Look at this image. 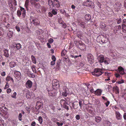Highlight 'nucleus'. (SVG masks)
Returning a JSON list of instances; mask_svg holds the SVG:
<instances>
[{"instance_id": "nucleus-64", "label": "nucleus", "mask_w": 126, "mask_h": 126, "mask_svg": "<svg viewBox=\"0 0 126 126\" xmlns=\"http://www.w3.org/2000/svg\"><path fill=\"white\" fill-rule=\"evenodd\" d=\"M79 104L80 108H81L82 107V101H79Z\"/></svg>"}, {"instance_id": "nucleus-24", "label": "nucleus", "mask_w": 126, "mask_h": 126, "mask_svg": "<svg viewBox=\"0 0 126 126\" xmlns=\"http://www.w3.org/2000/svg\"><path fill=\"white\" fill-rule=\"evenodd\" d=\"M4 52V55L6 57H8L9 56L8 50L7 49H5L3 50Z\"/></svg>"}, {"instance_id": "nucleus-13", "label": "nucleus", "mask_w": 126, "mask_h": 126, "mask_svg": "<svg viewBox=\"0 0 126 126\" xmlns=\"http://www.w3.org/2000/svg\"><path fill=\"white\" fill-rule=\"evenodd\" d=\"M12 47L15 50H19L21 47V45L20 43L15 44L12 46Z\"/></svg>"}, {"instance_id": "nucleus-37", "label": "nucleus", "mask_w": 126, "mask_h": 126, "mask_svg": "<svg viewBox=\"0 0 126 126\" xmlns=\"http://www.w3.org/2000/svg\"><path fill=\"white\" fill-rule=\"evenodd\" d=\"M42 116L44 119H45L46 120H47L48 119L46 115V114L45 113L42 112Z\"/></svg>"}, {"instance_id": "nucleus-12", "label": "nucleus", "mask_w": 126, "mask_h": 126, "mask_svg": "<svg viewBox=\"0 0 126 126\" xmlns=\"http://www.w3.org/2000/svg\"><path fill=\"white\" fill-rule=\"evenodd\" d=\"M62 95L64 97H66L69 93L68 89L66 87H64L63 88Z\"/></svg>"}, {"instance_id": "nucleus-58", "label": "nucleus", "mask_w": 126, "mask_h": 126, "mask_svg": "<svg viewBox=\"0 0 126 126\" xmlns=\"http://www.w3.org/2000/svg\"><path fill=\"white\" fill-rule=\"evenodd\" d=\"M36 125V123L35 121H33L31 123V125L32 126H35Z\"/></svg>"}, {"instance_id": "nucleus-42", "label": "nucleus", "mask_w": 126, "mask_h": 126, "mask_svg": "<svg viewBox=\"0 0 126 126\" xmlns=\"http://www.w3.org/2000/svg\"><path fill=\"white\" fill-rule=\"evenodd\" d=\"M4 122L1 118H0V126H4Z\"/></svg>"}, {"instance_id": "nucleus-38", "label": "nucleus", "mask_w": 126, "mask_h": 126, "mask_svg": "<svg viewBox=\"0 0 126 126\" xmlns=\"http://www.w3.org/2000/svg\"><path fill=\"white\" fill-rule=\"evenodd\" d=\"M47 11V10L44 6H42L41 7V12L42 13L45 12Z\"/></svg>"}, {"instance_id": "nucleus-52", "label": "nucleus", "mask_w": 126, "mask_h": 126, "mask_svg": "<svg viewBox=\"0 0 126 126\" xmlns=\"http://www.w3.org/2000/svg\"><path fill=\"white\" fill-rule=\"evenodd\" d=\"M54 41L53 39L52 38H50L48 40V42L50 43H52Z\"/></svg>"}, {"instance_id": "nucleus-6", "label": "nucleus", "mask_w": 126, "mask_h": 126, "mask_svg": "<svg viewBox=\"0 0 126 126\" xmlns=\"http://www.w3.org/2000/svg\"><path fill=\"white\" fill-rule=\"evenodd\" d=\"M30 20L31 23L33 24L34 26H37L39 25L40 22L39 20L35 17L31 16Z\"/></svg>"}, {"instance_id": "nucleus-29", "label": "nucleus", "mask_w": 126, "mask_h": 126, "mask_svg": "<svg viewBox=\"0 0 126 126\" xmlns=\"http://www.w3.org/2000/svg\"><path fill=\"white\" fill-rule=\"evenodd\" d=\"M90 2L89 1L87 0L85 2H84L83 4L84 5L86 6H91V5L90 4Z\"/></svg>"}, {"instance_id": "nucleus-11", "label": "nucleus", "mask_w": 126, "mask_h": 126, "mask_svg": "<svg viewBox=\"0 0 126 126\" xmlns=\"http://www.w3.org/2000/svg\"><path fill=\"white\" fill-rule=\"evenodd\" d=\"M14 73L15 76L17 80H19L21 79V74L19 71L16 70H14Z\"/></svg>"}, {"instance_id": "nucleus-5", "label": "nucleus", "mask_w": 126, "mask_h": 126, "mask_svg": "<svg viewBox=\"0 0 126 126\" xmlns=\"http://www.w3.org/2000/svg\"><path fill=\"white\" fill-rule=\"evenodd\" d=\"M98 61L100 63L104 62L105 64H109L108 61L105 58V56L103 55H101L98 56Z\"/></svg>"}, {"instance_id": "nucleus-62", "label": "nucleus", "mask_w": 126, "mask_h": 126, "mask_svg": "<svg viewBox=\"0 0 126 126\" xmlns=\"http://www.w3.org/2000/svg\"><path fill=\"white\" fill-rule=\"evenodd\" d=\"M62 27L64 29L66 28L67 27V25H66V24H65V23L63 24L62 25Z\"/></svg>"}, {"instance_id": "nucleus-26", "label": "nucleus", "mask_w": 126, "mask_h": 126, "mask_svg": "<svg viewBox=\"0 0 126 126\" xmlns=\"http://www.w3.org/2000/svg\"><path fill=\"white\" fill-rule=\"evenodd\" d=\"M104 126H110V123L108 121L105 120L104 122Z\"/></svg>"}, {"instance_id": "nucleus-54", "label": "nucleus", "mask_w": 126, "mask_h": 126, "mask_svg": "<svg viewBox=\"0 0 126 126\" xmlns=\"http://www.w3.org/2000/svg\"><path fill=\"white\" fill-rule=\"evenodd\" d=\"M90 92L92 93H93L94 92V89L93 87H90Z\"/></svg>"}, {"instance_id": "nucleus-1", "label": "nucleus", "mask_w": 126, "mask_h": 126, "mask_svg": "<svg viewBox=\"0 0 126 126\" xmlns=\"http://www.w3.org/2000/svg\"><path fill=\"white\" fill-rule=\"evenodd\" d=\"M48 3L49 6L50 8L52 7L55 8H58L60 6L59 1L58 0L53 1L52 0H48Z\"/></svg>"}, {"instance_id": "nucleus-16", "label": "nucleus", "mask_w": 126, "mask_h": 126, "mask_svg": "<svg viewBox=\"0 0 126 126\" xmlns=\"http://www.w3.org/2000/svg\"><path fill=\"white\" fill-rule=\"evenodd\" d=\"M12 1V0H9L8 5L10 7V9L11 10H12L15 8L14 6H13Z\"/></svg>"}, {"instance_id": "nucleus-34", "label": "nucleus", "mask_w": 126, "mask_h": 126, "mask_svg": "<svg viewBox=\"0 0 126 126\" xmlns=\"http://www.w3.org/2000/svg\"><path fill=\"white\" fill-rule=\"evenodd\" d=\"M29 0H26L25 1L24 6L27 9L28 8V7L29 6Z\"/></svg>"}, {"instance_id": "nucleus-47", "label": "nucleus", "mask_w": 126, "mask_h": 126, "mask_svg": "<svg viewBox=\"0 0 126 126\" xmlns=\"http://www.w3.org/2000/svg\"><path fill=\"white\" fill-rule=\"evenodd\" d=\"M15 28L16 29L18 32H19L20 31L19 27L18 25H17L15 27Z\"/></svg>"}, {"instance_id": "nucleus-28", "label": "nucleus", "mask_w": 126, "mask_h": 126, "mask_svg": "<svg viewBox=\"0 0 126 126\" xmlns=\"http://www.w3.org/2000/svg\"><path fill=\"white\" fill-rule=\"evenodd\" d=\"M6 80L8 82L9 81H12L13 83H14V81L13 79L10 76H8L6 78Z\"/></svg>"}, {"instance_id": "nucleus-63", "label": "nucleus", "mask_w": 126, "mask_h": 126, "mask_svg": "<svg viewBox=\"0 0 126 126\" xmlns=\"http://www.w3.org/2000/svg\"><path fill=\"white\" fill-rule=\"evenodd\" d=\"M5 72L4 71L2 72L1 73V75L2 76H5Z\"/></svg>"}, {"instance_id": "nucleus-30", "label": "nucleus", "mask_w": 126, "mask_h": 126, "mask_svg": "<svg viewBox=\"0 0 126 126\" xmlns=\"http://www.w3.org/2000/svg\"><path fill=\"white\" fill-rule=\"evenodd\" d=\"M26 96L28 98H30L32 96V92H28L26 93Z\"/></svg>"}, {"instance_id": "nucleus-39", "label": "nucleus", "mask_w": 126, "mask_h": 126, "mask_svg": "<svg viewBox=\"0 0 126 126\" xmlns=\"http://www.w3.org/2000/svg\"><path fill=\"white\" fill-rule=\"evenodd\" d=\"M43 107V104H41L39 106H38L36 107L35 109L37 111L39 110L40 109L42 108Z\"/></svg>"}, {"instance_id": "nucleus-55", "label": "nucleus", "mask_w": 126, "mask_h": 126, "mask_svg": "<svg viewBox=\"0 0 126 126\" xmlns=\"http://www.w3.org/2000/svg\"><path fill=\"white\" fill-rule=\"evenodd\" d=\"M56 124L58 125L57 126H62L63 125V123H60L59 122H57L56 123Z\"/></svg>"}, {"instance_id": "nucleus-23", "label": "nucleus", "mask_w": 126, "mask_h": 126, "mask_svg": "<svg viewBox=\"0 0 126 126\" xmlns=\"http://www.w3.org/2000/svg\"><path fill=\"white\" fill-rule=\"evenodd\" d=\"M9 65L10 67L13 68L16 66V64L15 62L12 61L9 63Z\"/></svg>"}, {"instance_id": "nucleus-14", "label": "nucleus", "mask_w": 126, "mask_h": 126, "mask_svg": "<svg viewBox=\"0 0 126 126\" xmlns=\"http://www.w3.org/2000/svg\"><path fill=\"white\" fill-rule=\"evenodd\" d=\"M32 82L31 80H29L25 83V86L28 89L31 88L32 86Z\"/></svg>"}, {"instance_id": "nucleus-36", "label": "nucleus", "mask_w": 126, "mask_h": 126, "mask_svg": "<svg viewBox=\"0 0 126 126\" xmlns=\"http://www.w3.org/2000/svg\"><path fill=\"white\" fill-rule=\"evenodd\" d=\"M100 27L103 29L106 27V25L104 23H100Z\"/></svg>"}, {"instance_id": "nucleus-15", "label": "nucleus", "mask_w": 126, "mask_h": 126, "mask_svg": "<svg viewBox=\"0 0 126 126\" xmlns=\"http://www.w3.org/2000/svg\"><path fill=\"white\" fill-rule=\"evenodd\" d=\"M34 6L36 8V10L39 13H41V11H40V4L38 3H34Z\"/></svg>"}, {"instance_id": "nucleus-10", "label": "nucleus", "mask_w": 126, "mask_h": 126, "mask_svg": "<svg viewBox=\"0 0 126 126\" xmlns=\"http://www.w3.org/2000/svg\"><path fill=\"white\" fill-rule=\"evenodd\" d=\"M48 91V95L50 97L55 96L56 94V92L55 90H51L49 89V88H47Z\"/></svg>"}, {"instance_id": "nucleus-51", "label": "nucleus", "mask_w": 126, "mask_h": 126, "mask_svg": "<svg viewBox=\"0 0 126 126\" xmlns=\"http://www.w3.org/2000/svg\"><path fill=\"white\" fill-rule=\"evenodd\" d=\"M124 82V80L123 79H120L119 80V84L123 83Z\"/></svg>"}, {"instance_id": "nucleus-57", "label": "nucleus", "mask_w": 126, "mask_h": 126, "mask_svg": "<svg viewBox=\"0 0 126 126\" xmlns=\"http://www.w3.org/2000/svg\"><path fill=\"white\" fill-rule=\"evenodd\" d=\"M51 59L53 60V61H55L56 60V58L54 55H53L52 56Z\"/></svg>"}, {"instance_id": "nucleus-18", "label": "nucleus", "mask_w": 126, "mask_h": 126, "mask_svg": "<svg viewBox=\"0 0 126 126\" xmlns=\"http://www.w3.org/2000/svg\"><path fill=\"white\" fill-rule=\"evenodd\" d=\"M119 73L122 75L125 74L124 72V69L121 66H119Z\"/></svg>"}, {"instance_id": "nucleus-32", "label": "nucleus", "mask_w": 126, "mask_h": 126, "mask_svg": "<svg viewBox=\"0 0 126 126\" xmlns=\"http://www.w3.org/2000/svg\"><path fill=\"white\" fill-rule=\"evenodd\" d=\"M31 58L33 63L34 64H36V62L35 57L33 55H32L31 56Z\"/></svg>"}, {"instance_id": "nucleus-49", "label": "nucleus", "mask_w": 126, "mask_h": 126, "mask_svg": "<svg viewBox=\"0 0 126 126\" xmlns=\"http://www.w3.org/2000/svg\"><path fill=\"white\" fill-rule=\"evenodd\" d=\"M96 3L97 5H98L99 8H101V4L98 1H97L96 2Z\"/></svg>"}, {"instance_id": "nucleus-2", "label": "nucleus", "mask_w": 126, "mask_h": 126, "mask_svg": "<svg viewBox=\"0 0 126 126\" xmlns=\"http://www.w3.org/2000/svg\"><path fill=\"white\" fill-rule=\"evenodd\" d=\"M103 72V70L101 68H96L94 69V72L92 73L93 75L96 77H99L101 75Z\"/></svg>"}, {"instance_id": "nucleus-25", "label": "nucleus", "mask_w": 126, "mask_h": 126, "mask_svg": "<svg viewBox=\"0 0 126 126\" xmlns=\"http://www.w3.org/2000/svg\"><path fill=\"white\" fill-rule=\"evenodd\" d=\"M101 118L99 116H96L95 118V120L97 123L100 122L101 120Z\"/></svg>"}, {"instance_id": "nucleus-19", "label": "nucleus", "mask_w": 126, "mask_h": 126, "mask_svg": "<svg viewBox=\"0 0 126 126\" xmlns=\"http://www.w3.org/2000/svg\"><path fill=\"white\" fill-rule=\"evenodd\" d=\"M52 86L53 87H56V88H58L59 87V81L55 80L53 82Z\"/></svg>"}, {"instance_id": "nucleus-31", "label": "nucleus", "mask_w": 126, "mask_h": 126, "mask_svg": "<svg viewBox=\"0 0 126 126\" xmlns=\"http://www.w3.org/2000/svg\"><path fill=\"white\" fill-rule=\"evenodd\" d=\"M31 67L32 69V71L35 73H36L37 72L36 70V66L34 65H32Z\"/></svg>"}, {"instance_id": "nucleus-60", "label": "nucleus", "mask_w": 126, "mask_h": 126, "mask_svg": "<svg viewBox=\"0 0 126 126\" xmlns=\"http://www.w3.org/2000/svg\"><path fill=\"white\" fill-rule=\"evenodd\" d=\"M9 86L8 83H7L5 85V87L4 89H6L9 87Z\"/></svg>"}, {"instance_id": "nucleus-3", "label": "nucleus", "mask_w": 126, "mask_h": 126, "mask_svg": "<svg viewBox=\"0 0 126 126\" xmlns=\"http://www.w3.org/2000/svg\"><path fill=\"white\" fill-rule=\"evenodd\" d=\"M20 10H18L17 13L18 16L20 17L22 14V17L24 18L26 15V10L25 9L21 6L20 7Z\"/></svg>"}, {"instance_id": "nucleus-53", "label": "nucleus", "mask_w": 126, "mask_h": 126, "mask_svg": "<svg viewBox=\"0 0 126 126\" xmlns=\"http://www.w3.org/2000/svg\"><path fill=\"white\" fill-rule=\"evenodd\" d=\"M110 102L108 101H106V102H105L104 103V104L106 105V107H107L110 104Z\"/></svg>"}, {"instance_id": "nucleus-56", "label": "nucleus", "mask_w": 126, "mask_h": 126, "mask_svg": "<svg viewBox=\"0 0 126 126\" xmlns=\"http://www.w3.org/2000/svg\"><path fill=\"white\" fill-rule=\"evenodd\" d=\"M11 92V90L10 88H8L6 90V92L8 94L10 93Z\"/></svg>"}, {"instance_id": "nucleus-41", "label": "nucleus", "mask_w": 126, "mask_h": 126, "mask_svg": "<svg viewBox=\"0 0 126 126\" xmlns=\"http://www.w3.org/2000/svg\"><path fill=\"white\" fill-rule=\"evenodd\" d=\"M114 108L116 110H114L115 111H116V117L117 119H118V112L117 111H116V110L118 109V108L116 106H115L114 107Z\"/></svg>"}, {"instance_id": "nucleus-59", "label": "nucleus", "mask_w": 126, "mask_h": 126, "mask_svg": "<svg viewBox=\"0 0 126 126\" xmlns=\"http://www.w3.org/2000/svg\"><path fill=\"white\" fill-rule=\"evenodd\" d=\"M75 118L77 120H79L80 118V116L79 115H76Z\"/></svg>"}, {"instance_id": "nucleus-17", "label": "nucleus", "mask_w": 126, "mask_h": 126, "mask_svg": "<svg viewBox=\"0 0 126 126\" xmlns=\"http://www.w3.org/2000/svg\"><path fill=\"white\" fill-rule=\"evenodd\" d=\"M76 35L80 39H82L83 38L82 33L81 31H79L77 32Z\"/></svg>"}, {"instance_id": "nucleus-61", "label": "nucleus", "mask_w": 126, "mask_h": 126, "mask_svg": "<svg viewBox=\"0 0 126 126\" xmlns=\"http://www.w3.org/2000/svg\"><path fill=\"white\" fill-rule=\"evenodd\" d=\"M48 16L49 17H52L53 16V14L52 13V12H49L48 13Z\"/></svg>"}, {"instance_id": "nucleus-46", "label": "nucleus", "mask_w": 126, "mask_h": 126, "mask_svg": "<svg viewBox=\"0 0 126 126\" xmlns=\"http://www.w3.org/2000/svg\"><path fill=\"white\" fill-rule=\"evenodd\" d=\"M102 98L103 99V102L104 103H105L106 102V101H107L108 100V99L105 97L103 96H102Z\"/></svg>"}, {"instance_id": "nucleus-40", "label": "nucleus", "mask_w": 126, "mask_h": 126, "mask_svg": "<svg viewBox=\"0 0 126 126\" xmlns=\"http://www.w3.org/2000/svg\"><path fill=\"white\" fill-rule=\"evenodd\" d=\"M67 51L65 50H62L61 53V56H64L66 54Z\"/></svg>"}, {"instance_id": "nucleus-9", "label": "nucleus", "mask_w": 126, "mask_h": 126, "mask_svg": "<svg viewBox=\"0 0 126 126\" xmlns=\"http://www.w3.org/2000/svg\"><path fill=\"white\" fill-rule=\"evenodd\" d=\"M60 104L62 106L67 110H69L68 107L67 106L68 105V102H66L63 99H62L60 101Z\"/></svg>"}, {"instance_id": "nucleus-8", "label": "nucleus", "mask_w": 126, "mask_h": 126, "mask_svg": "<svg viewBox=\"0 0 126 126\" xmlns=\"http://www.w3.org/2000/svg\"><path fill=\"white\" fill-rule=\"evenodd\" d=\"M79 44L78 45V48L81 50L85 51L86 50V47L85 44L81 41L78 42Z\"/></svg>"}, {"instance_id": "nucleus-21", "label": "nucleus", "mask_w": 126, "mask_h": 126, "mask_svg": "<svg viewBox=\"0 0 126 126\" xmlns=\"http://www.w3.org/2000/svg\"><path fill=\"white\" fill-rule=\"evenodd\" d=\"M102 91V90L98 89L94 91V93L97 96H100L101 95Z\"/></svg>"}, {"instance_id": "nucleus-45", "label": "nucleus", "mask_w": 126, "mask_h": 126, "mask_svg": "<svg viewBox=\"0 0 126 126\" xmlns=\"http://www.w3.org/2000/svg\"><path fill=\"white\" fill-rule=\"evenodd\" d=\"M5 110L2 108H0V114L1 115L4 114Z\"/></svg>"}, {"instance_id": "nucleus-33", "label": "nucleus", "mask_w": 126, "mask_h": 126, "mask_svg": "<svg viewBox=\"0 0 126 126\" xmlns=\"http://www.w3.org/2000/svg\"><path fill=\"white\" fill-rule=\"evenodd\" d=\"M38 120L40 124H42L43 120L42 117L41 116H39L38 119Z\"/></svg>"}, {"instance_id": "nucleus-7", "label": "nucleus", "mask_w": 126, "mask_h": 126, "mask_svg": "<svg viewBox=\"0 0 126 126\" xmlns=\"http://www.w3.org/2000/svg\"><path fill=\"white\" fill-rule=\"evenodd\" d=\"M98 37L97 39V41L100 44H102L107 43L108 41V39L105 36H102V37H100V39H99L100 40L98 41Z\"/></svg>"}, {"instance_id": "nucleus-50", "label": "nucleus", "mask_w": 126, "mask_h": 126, "mask_svg": "<svg viewBox=\"0 0 126 126\" xmlns=\"http://www.w3.org/2000/svg\"><path fill=\"white\" fill-rule=\"evenodd\" d=\"M43 104V103H41L39 101H38L36 103V107L38 106H39V105H40L41 104Z\"/></svg>"}, {"instance_id": "nucleus-35", "label": "nucleus", "mask_w": 126, "mask_h": 126, "mask_svg": "<svg viewBox=\"0 0 126 126\" xmlns=\"http://www.w3.org/2000/svg\"><path fill=\"white\" fill-rule=\"evenodd\" d=\"M61 63V61L60 60H58L57 61V62L56 63L57 68L58 69H59L60 68V64Z\"/></svg>"}, {"instance_id": "nucleus-20", "label": "nucleus", "mask_w": 126, "mask_h": 126, "mask_svg": "<svg viewBox=\"0 0 126 126\" xmlns=\"http://www.w3.org/2000/svg\"><path fill=\"white\" fill-rule=\"evenodd\" d=\"M78 25L83 28H84L85 26L86 23L84 22L79 21L78 22Z\"/></svg>"}, {"instance_id": "nucleus-4", "label": "nucleus", "mask_w": 126, "mask_h": 126, "mask_svg": "<svg viewBox=\"0 0 126 126\" xmlns=\"http://www.w3.org/2000/svg\"><path fill=\"white\" fill-rule=\"evenodd\" d=\"M86 57L87 61L89 63L92 64L93 63L94 61V56L91 53H89L87 54Z\"/></svg>"}, {"instance_id": "nucleus-44", "label": "nucleus", "mask_w": 126, "mask_h": 126, "mask_svg": "<svg viewBox=\"0 0 126 126\" xmlns=\"http://www.w3.org/2000/svg\"><path fill=\"white\" fill-rule=\"evenodd\" d=\"M16 92H14L11 95V96L13 98L16 99Z\"/></svg>"}, {"instance_id": "nucleus-22", "label": "nucleus", "mask_w": 126, "mask_h": 126, "mask_svg": "<svg viewBox=\"0 0 126 126\" xmlns=\"http://www.w3.org/2000/svg\"><path fill=\"white\" fill-rule=\"evenodd\" d=\"M72 106L74 109H76L78 106V102H74L72 103Z\"/></svg>"}, {"instance_id": "nucleus-27", "label": "nucleus", "mask_w": 126, "mask_h": 126, "mask_svg": "<svg viewBox=\"0 0 126 126\" xmlns=\"http://www.w3.org/2000/svg\"><path fill=\"white\" fill-rule=\"evenodd\" d=\"M85 20L88 21L91 19V16L89 14H86L85 15Z\"/></svg>"}, {"instance_id": "nucleus-48", "label": "nucleus", "mask_w": 126, "mask_h": 126, "mask_svg": "<svg viewBox=\"0 0 126 126\" xmlns=\"http://www.w3.org/2000/svg\"><path fill=\"white\" fill-rule=\"evenodd\" d=\"M22 116V114L21 113H20L18 116V118L19 120L21 121L22 120L21 117Z\"/></svg>"}, {"instance_id": "nucleus-43", "label": "nucleus", "mask_w": 126, "mask_h": 126, "mask_svg": "<svg viewBox=\"0 0 126 126\" xmlns=\"http://www.w3.org/2000/svg\"><path fill=\"white\" fill-rule=\"evenodd\" d=\"M52 13L54 15H56L57 13V11L56 10L53 9L52 11Z\"/></svg>"}]
</instances>
